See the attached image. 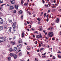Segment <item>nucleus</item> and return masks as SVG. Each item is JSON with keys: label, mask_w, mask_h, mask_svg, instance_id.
<instances>
[{"label": "nucleus", "mask_w": 61, "mask_h": 61, "mask_svg": "<svg viewBox=\"0 0 61 61\" xmlns=\"http://www.w3.org/2000/svg\"><path fill=\"white\" fill-rule=\"evenodd\" d=\"M27 23L28 24H29V23H30V22H29L28 21H27Z\"/></svg>", "instance_id": "61"}, {"label": "nucleus", "mask_w": 61, "mask_h": 61, "mask_svg": "<svg viewBox=\"0 0 61 61\" xmlns=\"http://www.w3.org/2000/svg\"><path fill=\"white\" fill-rule=\"evenodd\" d=\"M22 40H19V43H22Z\"/></svg>", "instance_id": "20"}, {"label": "nucleus", "mask_w": 61, "mask_h": 61, "mask_svg": "<svg viewBox=\"0 0 61 61\" xmlns=\"http://www.w3.org/2000/svg\"><path fill=\"white\" fill-rule=\"evenodd\" d=\"M10 3H8L7 4V6H10Z\"/></svg>", "instance_id": "46"}, {"label": "nucleus", "mask_w": 61, "mask_h": 61, "mask_svg": "<svg viewBox=\"0 0 61 61\" xmlns=\"http://www.w3.org/2000/svg\"><path fill=\"white\" fill-rule=\"evenodd\" d=\"M24 5L26 6V5H28V3H25V4H24Z\"/></svg>", "instance_id": "24"}, {"label": "nucleus", "mask_w": 61, "mask_h": 61, "mask_svg": "<svg viewBox=\"0 0 61 61\" xmlns=\"http://www.w3.org/2000/svg\"><path fill=\"white\" fill-rule=\"evenodd\" d=\"M10 56H14V54L12 53H11L10 54Z\"/></svg>", "instance_id": "19"}, {"label": "nucleus", "mask_w": 61, "mask_h": 61, "mask_svg": "<svg viewBox=\"0 0 61 61\" xmlns=\"http://www.w3.org/2000/svg\"><path fill=\"white\" fill-rule=\"evenodd\" d=\"M11 44L12 45H15V42L12 41L11 42Z\"/></svg>", "instance_id": "8"}, {"label": "nucleus", "mask_w": 61, "mask_h": 61, "mask_svg": "<svg viewBox=\"0 0 61 61\" xmlns=\"http://www.w3.org/2000/svg\"><path fill=\"white\" fill-rule=\"evenodd\" d=\"M8 60H11V57H9L8 58Z\"/></svg>", "instance_id": "40"}, {"label": "nucleus", "mask_w": 61, "mask_h": 61, "mask_svg": "<svg viewBox=\"0 0 61 61\" xmlns=\"http://www.w3.org/2000/svg\"><path fill=\"white\" fill-rule=\"evenodd\" d=\"M48 19L47 18L46 20V21H47V22H48Z\"/></svg>", "instance_id": "52"}, {"label": "nucleus", "mask_w": 61, "mask_h": 61, "mask_svg": "<svg viewBox=\"0 0 61 61\" xmlns=\"http://www.w3.org/2000/svg\"><path fill=\"white\" fill-rule=\"evenodd\" d=\"M44 50V48H42L40 49V51H41V50Z\"/></svg>", "instance_id": "36"}, {"label": "nucleus", "mask_w": 61, "mask_h": 61, "mask_svg": "<svg viewBox=\"0 0 61 61\" xmlns=\"http://www.w3.org/2000/svg\"><path fill=\"white\" fill-rule=\"evenodd\" d=\"M50 2L51 3H53V0H50Z\"/></svg>", "instance_id": "51"}, {"label": "nucleus", "mask_w": 61, "mask_h": 61, "mask_svg": "<svg viewBox=\"0 0 61 61\" xmlns=\"http://www.w3.org/2000/svg\"><path fill=\"white\" fill-rule=\"evenodd\" d=\"M37 19L38 20V21H40L41 20V19L39 18Z\"/></svg>", "instance_id": "30"}, {"label": "nucleus", "mask_w": 61, "mask_h": 61, "mask_svg": "<svg viewBox=\"0 0 61 61\" xmlns=\"http://www.w3.org/2000/svg\"><path fill=\"white\" fill-rule=\"evenodd\" d=\"M38 24H41V23L40 22V21H39L38 22Z\"/></svg>", "instance_id": "60"}, {"label": "nucleus", "mask_w": 61, "mask_h": 61, "mask_svg": "<svg viewBox=\"0 0 61 61\" xmlns=\"http://www.w3.org/2000/svg\"><path fill=\"white\" fill-rule=\"evenodd\" d=\"M14 51L15 52L16 51V50H17V48H16V47H14Z\"/></svg>", "instance_id": "14"}, {"label": "nucleus", "mask_w": 61, "mask_h": 61, "mask_svg": "<svg viewBox=\"0 0 61 61\" xmlns=\"http://www.w3.org/2000/svg\"><path fill=\"white\" fill-rule=\"evenodd\" d=\"M27 54H29L30 53V52H27Z\"/></svg>", "instance_id": "59"}, {"label": "nucleus", "mask_w": 61, "mask_h": 61, "mask_svg": "<svg viewBox=\"0 0 61 61\" xmlns=\"http://www.w3.org/2000/svg\"><path fill=\"white\" fill-rule=\"evenodd\" d=\"M9 23H12V20H9Z\"/></svg>", "instance_id": "29"}, {"label": "nucleus", "mask_w": 61, "mask_h": 61, "mask_svg": "<svg viewBox=\"0 0 61 61\" xmlns=\"http://www.w3.org/2000/svg\"><path fill=\"white\" fill-rule=\"evenodd\" d=\"M22 37H24V32H23L22 33Z\"/></svg>", "instance_id": "26"}, {"label": "nucleus", "mask_w": 61, "mask_h": 61, "mask_svg": "<svg viewBox=\"0 0 61 61\" xmlns=\"http://www.w3.org/2000/svg\"><path fill=\"white\" fill-rule=\"evenodd\" d=\"M10 10H12V9H13L14 8V7L12 6H10Z\"/></svg>", "instance_id": "13"}, {"label": "nucleus", "mask_w": 61, "mask_h": 61, "mask_svg": "<svg viewBox=\"0 0 61 61\" xmlns=\"http://www.w3.org/2000/svg\"><path fill=\"white\" fill-rule=\"evenodd\" d=\"M37 31H35V32H34V33H36V34H37Z\"/></svg>", "instance_id": "55"}, {"label": "nucleus", "mask_w": 61, "mask_h": 61, "mask_svg": "<svg viewBox=\"0 0 61 61\" xmlns=\"http://www.w3.org/2000/svg\"><path fill=\"white\" fill-rule=\"evenodd\" d=\"M0 38L1 39V42H4V41H5V39L4 38L0 37Z\"/></svg>", "instance_id": "6"}, {"label": "nucleus", "mask_w": 61, "mask_h": 61, "mask_svg": "<svg viewBox=\"0 0 61 61\" xmlns=\"http://www.w3.org/2000/svg\"><path fill=\"white\" fill-rule=\"evenodd\" d=\"M45 1H46V3H48V2H49V0H44Z\"/></svg>", "instance_id": "32"}, {"label": "nucleus", "mask_w": 61, "mask_h": 61, "mask_svg": "<svg viewBox=\"0 0 61 61\" xmlns=\"http://www.w3.org/2000/svg\"><path fill=\"white\" fill-rule=\"evenodd\" d=\"M39 47H41V44H39Z\"/></svg>", "instance_id": "49"}, {"label": "nucleus", "mask_w": 61, "mask_h": 61, "mask_svg": "<svg viewBox=\"0 0 61 61\" xmlns=\"http://www.w3.org/2000/svg\"><path fill=\"white\" fill-rule=\"evenodd\" d=\"M10 2L12 4H14L15 3V0H10Z\"/></svg>", "instance_id": "5"}, {"label": "nucleus", "mask_w": 61, "mask_h": 61, "mask_svg": "<svg viewBox=\"0 0 61 61\" xmlns=\"http://www.w3.org/2000/svg\"><path fill=\"white\" fill-rule=\"evenodd\" d=\"M46 13H44V17H46Z\"/></svg>", "instance_id": "39"}, {"label": "nucleus", "mask_w": 61, "mask_h": 61, "mask_svg": "<svg viewBox=\"0 0 61 61\" xmlns=\"http://www.w3.org/2000/svg\"><path fill=\"white\" fill-rule=\"evenodd\" d=\"M26 49L27 50H30V46H27L26 47Z\"/></svg>", "instance_id": "12"}, {"label": "nucleus", "mask_w": 61, "mask_h": 61, "mask_svg": "<svg viewBox=\"0 0 61 61\" xmlns=\"http://www.w3.org/2000/svg\"><path fill=\"white\" fill-rule=\"evenodd\" d=\"M58 57L59 58H61V56L60 55H58Z\"/></svg>", "instance_id": "42"}, {"label": "nucleus", "mask_w": 61, "mask_h": 61, "mask_svg": "<svg viewBox=\"0 0 61 61\" xmlns=\"http://www.w3.org/2000/svg\"><path fill=\"white\" fill-rule=\"evenodd\" d=\"M43 12H42L41 13L40 15L41 16H42V15H43Z\"/></svg>", "instance_id": "37"}, {"label": "nucleus", "mask_w": 61, "mask_h": 61, "mask_svg": "<svg viewBox=\"0 0 61 61\" xmlns=\"http://www.w3.org/2000/svg\"><path fill=\"white\" fill-rule=\"evenodd\" d=\"M13 39V38H9V40H11V39Z\"/></svg>", "instance_id": "38"}, {"label": "nucleus", "mask_w": 61, "mask_h": 61, "mask_svg": "<svg viewBox=\"0 0 61 61\" xmlns=\"http://www.w3.org/2000/svg\"><path fill=\"white\" fill-rule=\"evenodd\" d=\"M14 13H16V10H15L14 11Z\"/></svg>", "instance_id": "56"}, {"label": "nucleus", "mask_w": 61, "mask_h": 61, "mask_svg": "<svg viewBox=\"0 0 61 61\" xmlns=\"http://www.w3.org/2000/svg\"><path fill=\"white\" fill-rule=\"evenodd\" d=\"M46 54V53H44L43 54H42V55H45Z\"/></svg>", "instance_id": "53"}, {"label": "nucleus", "mask_w": 61, "mask_h": 61, "mask_svg": "<svg viewBox=\"0 0 61 61\" xmlns=\"http://www.w3.org/2000/svg\"><path fill=\"white\" fill-rule=\"evenodd\" d=\"M48 5H45V6H46V7H48Z\"/></svg>", "instance_id": "41"}, {"label": "nucleus", "mask_w": 61, "mask_h": 61, "mask_svg": "<svg viewBox=\"0 0 61 61\" xmlns=\"http://www.w3.org/2000/svg\"><path fill=\"white\" fill-rule=\"evenodd\" d=\"M19 56H22V52H20L19 54Z\"/></svg>", "instance_id": "22"}, {"label": "nucleus", "mask_w": 61, "mask_h": 61, "mask_svg": "<svg viewBox=\"0 0 61 61\" xmlns=\"http://www.w3.org/2000/svg\"><path fill=\"white\" fill-rule=\"evenodd\" d=\"M59 22V19L58 18H57V19L56 21V22L58 23Z\"/></svg>", "instance_id": "7"}, {"label": "nucleus", "mask_w": 61, "mask_h": 61, "mask_svg": "<svg viewBox=\"0 0 61 61\" xmlns=\"http://www.w3.org/2000/svg\"><path fill=\"white\" fill-rule=\"evenodd\" d=\"M56 0H54V3H56Z\"/></svg>", "instance_id": "47"}, {"label": "nucleus", "mask_w": 61, "mask_h": 61, "mask_svg": "<svg viewBox=\"0 0 61 61\" xmlns=\"http://www.w3.org/2000/svg\"><path fill=\"white\" fill-rule=\"evenodd\" d=\"M15 7L16 9L17 10L18 9V5H15Z\"/></svg>", "instance_id": "10"}, {"label": "nucleus", "mask_w": 61, "mask_h": 61, "mask_svg": "<svg viewBox=\"0 0 61 61\" xmlns=\"http://www.w3.org/2000/svg\"><path fill=\"white\" fill-rule=\"evenodd\" d=\"M23 12V11L22 10H20V11H19V13L20 14H22Z\"/></svg>", "instance_id": "15"}, {"label": "nucleus", "mask_w": 61, "mask_h": 61, "mask_svg": "<svg viewBox=\"0 0 61 61\" xmlns=\"http://www.w3.org/2000/svg\"><path fill=\"white\" fill-rule=\"evenodd\" d=\"M53 28L52 27L50 28H49L48 29V30H52Z\"/></svg>", "instance_id": "33"}, {"label": "nucleus", "mask_w": 61, "mask_h": 61, "mask_svg": "<svg viewBox=\"0 0 61 61\" xmlns=\"http://www.w3.org/2000/svg\"><path fill=\"white\" fill-rule=\"evenodd\" d=\"M16 22H14L13 23L12 26L13 28L14 29L13 30V33H14L16 31V29H15V27H16Z\"/></svg>", "instance_id": "1"}, {"label": "nucleus", "mask_w": 61, "mask_h": 61, "mask_svg": "<svg viewBox=\"0 0 61 61\" xmlns=\"http://www.w3.org/2000/svg\"><path fill=\"white\" fill-rule=\"evenodd\" d=\"M19 49H20L22 47V45L21 44H19Z\"/></svg>", "instance_id": "18"}, {"label": "nucleus", "mask_w": 61, "mask_h": 61, "mask_svg": "<svg viewBox=\"0 0 61 61\" xmlns=\"http://www.w3.org/2000/svg\"><path fill=\"white\" fill-rule=\"evenodd\" d=\"M23 17H24V15H22L21 16L20 18L21 19H23Z\"/></svg>", "instance_id": "28"}, {"label": "nucleus", "mask_w": 61, "mask_h": 61, "mask_svg": "<svg viewBox=\"0 0 61 61\" xmlns=\"http://www.w3.org/2000/svg\"><path fill=\"white\" fill-rule=\"evenodd\" d=\"M16 52H20V51H21V50H19V51L18 50H17Z\"/></svg>", "instance_id": "45"}, {"label": "nucleus", "mask_w": 61, "mask_h": 61, "mask_svg": "<svg viewBox=\"0 0 61 61\" xmlns=\"http://www.w3.org/2000/svg\"><path fill=\"white\" fill-rule=\"evenodd\" d=\"M9 50L10 51V52H12L13 51V49H12L11 48L10 49H9Z\"/></svg>", "instance_id": "23"}, {"label": "nucleus", "mask_w": 61, "mask_h": 61, "mask_svg": "<svg viewBox=\"0 0 61 61\" xmlns=\"http://www.w3.org/2000/svg\"><path fill=\"white\" fill-rule=\"evenodd\" d=\"M42 2L43 4H44L45 3V1H44V0H43L42 1Z\"/></svg>", "instance_id": "44"}, {"label": "nucleus", "mask_w": 61, "mask_h": 61, "mask_svg": "<svg viewBox=\"0 0 61 61\" xmlns=\"http://www.w3.org/2000/svg\"><path fill=\"white\" fill-rule=\"evenodd\" d=\"M42 57H43V58H44L45 57H46V56H42Z\"/></svg>", "instance_id": "43"}, {"label": "nucleus", "mask_w": 61, "mask_h": 61, "mask_svg": "<svg viewBox=\"0 0 61 61\" xmlns=\"http://www.w3.org/2000/svg\"><path fill=\"white\" fill-rule=\"evenodd\" d=\"M37 41H36V43H35L36 45H37Z\"/></svg>", "instance_id": "57"}, {"label": "nucleus", "mask_w": 61, "mask_h": 61, "mask_svg": "<svg viewBox=\"0 0 61 61\" xmlns=\"http://www.w3.org/2000/svg\"><path fill=\"white\" fill-rule=\"evenodd\" d=\"M3 2V0H0V3H2Z\"/></svg>", "instance_id": "31"}, {"label": "nucleus", "mask_w": 61, "mask_h": 61, "mask_svg": "<svg viewBox=\"0 0 61 61\" xmlns=\"http://www.w3.org/2000/svg\"><path fill=\"white\" fill-rule=\"evenodd\" d=\"M4 23V21L2 18H0V23L1 24H3Z\"/></svg>", "instance_id": "4"}, {"label": "nucleus", "mask_w": 61, "mask_h": 61, "mask_svg": "<svg viewBox=\"0 0 61 61\" xmlns=\"http://www.w3.org/2000/svg\"><path fill=\"white\" fill-rule=\"evenodd\" d=\"M48 35V36H49L50 37H51L53 36V33L52 32H49Z\"/></svg>", "instance_id": "2"}, {"label": "nucleus", "mask_w": 61, "mask_h": 61, "mask_svg": "<svg viewBox=\"0 0 61 61\" xmlns=\"http://www.w3.org/2000/svg\"><path fill=\"white\" fill-rule=\"evenodd\" d=\"M57 5H58L57 4H55V6H57Z\"/></svg>", "instance_id": "50"}, {"label": "nucleus", "mask_w": 61, "mask_h": 61, "mask_svg": "<svg viewBox=\"0 0 61 61\" xmlns=\"http://www.w3.org/2000/svg\"><path fill=\"white\" fill-rule=\"evenodd\" d=\"M50 10H48V13H50Z\"/></svg>", "instance_id": "64"}, {"label": "nucleus", "mask_w": 61, "mask_h": 61, "mask_svg": "<svg viewBox=\"0 0 61 61\" xmlns=\"http://www.w3.org/2000/svg\"><path fill=\"white\" fill-rule=\"evenodd\" d=\"M27 30L28 31H30V30H29V29H27Z\"/></svg>", "instance_id": "62"}, {"label": "nucleus", "mask_w": 61, "mask_h": 61, "mask_svg": "<svg viewBox=\"0 0 61 61\" xmlns=\"http://www.w3.org/2000/svg\"><path fill=\"white\" fill-rule=\"evenodd\" d=\"M46 39H48V38H49L48 37H46Z\"/></svg>", "instance_id": "58"}, {"label": "nucleus", "mask_w": 61, "mask_h": 61, "mask_svg": "<svg viewBox=\"0 0 61 61\" xmlns=\"http://www.w3.org/2000/svg\"><path fill=\"white\" fill-rule=\"evenodd\" d=\"M42 46L43 47H45V46H46V45L45 44H44L43 45H42Z\"/></svg>", "instance_id": "48"}, {"label": "nucleus", "mask_w": 61, "mask_h": 61, "mask_svg": "<svg viewBox=\"0 0 61 61\" xmlns=\"http://www.w3.org/2000/svg\"><path fill=\"white\" fill-rule=\"evenodd\" d=\"M3 26H0V31H1V30H3Z\"/></svg>", "instance_id": "16"}, {"label": "nucleus", "mask_w": 61, "mask_h": 61, "mask_svg": "<svg viewBox=\"0 0 61 61\" xmlns=\"http://www.w3.org/2000/svg\"><path fill=\"white\" fill-rule=\"evenodd\" d=\"M35 16H36V14H35L34 15H33V17H35Z\"/></svg>", "instance_id": "54"}, {"label": "nucleus", "mask_w": 61, "mask_h": 61, "mask_svg": "<svg viewBox=\"0 0 61 61\" xmlns=\"http://www.w3.org/2000/svg\"><path fill=\"white\" fill-rule=\"evenodd\" d=\"M14 59H16L17 58V56L15 54L14 55Z\"/></svg>", "instance_id": "11"}, {"label": "nucleus", "mask_w": 61, "mask_h": 61, "mask_svg": "<svg viewBox=\"0 0 61 61\" xmlns=\"http://www.w3.org/2000/svg\"><path fill=\"white\" fill-rule=\"evenodd\" d=\"M11 29H12V27H10L9 30V32L10 33L11 32Z\"/></svg>", "instance_id": "9"}, {"label": "nucleus", "mask_w": 61, "mask_h": 61, "mask_svg": "<svg viewBox=\"0 0 61 61\" xmlns=\"http://www.w3.org/2000/svg\"><path fill=\"white\" fill-rule=\"evenodd\" d=\"M16 38V36H14L13 37L12 39L13 40H15V38Z\"/></svg>", "instance_id": "25"}, {"label": "nucleus", "mask_w": 61, "mask_h": 61, "mask_svg": "<svg viewBox=\"0 0 61 61\" xmlns=\"http://www.w3.org/2000/svg\"><path fill=\"white\" fill-rule=\"evenodd\" d=\"M20 61H25V60L24 59H22L20 60Z\"/></svg>", "instance_id": "34"}, {"label": "nucleus", "mask_w": 61, "mask_h": 61, "mask_svg": "<svg viewBox=\"0 0 61 61\" xmlns=\"http://www.w3.org/2000/svg\"><path fill=\"white\" fill-rule=\"evenodd\" d=\"M4 29H6L7 28V26H4Z\"/></svg>", "instance_id": "35"}, {"label": "nucleus", "mask_w": 61, "mask_h": 61, "mask_svg": "<svg viewBox=\"0 0 61 61\" xmlns=\"http://www.w3.org/2000/svg\"><path fill=\"white\" fill-rule=\"evenodd\" d=\"M36 37L37 38H42V36L41 35V34H40V35H36Z\"/></svg>", "instance_id": "3"}, {"label": "nucleus", "mask_w": 61, "mask_h": 61, "mask_svg": "<svg viewBox=\"0 0 61 61\" xmlns=\"http://www.w3.org/2000/svg\"><path fill=\"white\" fill-rule=\"evenodd\" d=\"M21 5H23V3H24V2L23 1V0H21Z\"/></svg>", "instance_id": "21"}, {"label": "nucleus", "mask_w": 61, "mask_h": 61, "mask_svg": "<svg viewBox=\"0 0 61 61\" xmlns=\"http://www.w3.org/2000/svg\"><path fill=\"white\" fill-rule=\"evenodd\" d=\"M42 27L41 26L39 27V29H40V31H41L42 30Z\"/></svg>", "instance_id": "17"}, {"label": "nucleus", "mask_w": 61, "mask_h": 61, "mask_svg": "<svg viewBox=\"0 0 61 61\" xmlns=\"http://www.w3.org/2000/svg\"><path fill=\"white\" fill-rule=\"evenodd\" d=\"M43 32H44V33H46V31L45 30H44L43 31Z\"/></svg>", "instance_id": "63"}, {"label": "nucleus", "mask_w": 61, "mask_h": 61, "mask_svg": "<svg viewBox=\"0 0 61 61\" xmlns=\"http://www.w3.org/2000/svg\"><path fill=\"white\" fill-rule=\"evenodd\" d=\"M34 30H34V29L33 28H32L30 29V31H34Z\"/></svg>", "instance_id": "27"}]
</instances>
